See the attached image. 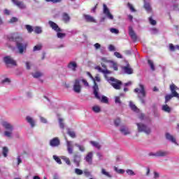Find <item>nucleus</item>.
I'll use <instances>...</instances> for the list:
<instances>
[{"mask_svg":"<svg viewBox=\"0 0 179 179\" xmlns=\"http://www.w3.org/2000/svg\"><path fill=\"white\" fill-rule=\"evenodd\" d=\"M9 152V149L7 147L3 148V156L4 157H8V152Z\"/></svg>","mask_w":179,"mask_h":179,"instance_id":"39","label":"nucleus"},{"mask_svg":"<svg viewBox=\"0 0 179 179\" xmlns=\"http://www.w3.org/2000/svg\"><path fill=\"white\" fill-rule=\"evenodd\" d=\"M98 96H99L100 99H97L98 100H101V103H104L105 104H107L108 103V98L106 96H100V94H98Z\"/></svg>","mask_w":179,"mask_h":179,"instance_id":"31","label":"nucleus"},{"mask_svg":"<svg viewBox=\"0 0 179 179\" xmlns=\"http://www.w3.org/2000/svg\"><path fill=\"white\" fill-rule=\"evenodd\" d=\"M85 160L89 164H93V152H88L85 157Z\"/></svg>","mask_w":179,"mask_h":179,"instance_id":"15","label":"nucleus"},{"mask_svg":"<svg viewBox=\"0 0 179 179\" xmlns=\"http://www.w3.org/2000/svg\"><path fill=\"white\" fill-rule=\"evenodd\" d=\"M8 41L10 43L14 42L16 43V47L18 50L19 54H23L26 52V49L27 48V44L23 43V38L17 36L16 38H9Z\"/></svg>","mask_w":179,"mask_h":179,"instance_id":"2","label":"nucleus"},{"mask_svg":"<svg viewBox=\"0 0 179 179\" xmlns=\"http://www.w3.org/2000/svg\"><path fill=\"white\" fill-rule=\"evenodd\" d=\"M110 66L113 68L114 71H118V65L114 62H110Z\"/></svg>","mask_w":179,"mask_h":179,"instance_id":"40","label":"nucleus"},{"mask_svg":"<svg viewBox=\"0 0 179 179\" xmlns=\"http://www.w3.org/2000/svg\"><path fill=\"white\" fill-rule=\"evenodd\" d=\"M120 124H121V119L117 118L115 120V127H119Z\"/></svg>","mask_w":179,"mask_h":179,"instance_id":"53","label":"nucleus"},{"mask_svg":"<svg viewBox=\"0 0 179 179\" xmlns=\"http://www.w3.org/2000/svg\"><path fill=\"white\" fill-rule=\"evenodd\" d=\"M144 8L147 10V12H150L152 10V8L150 7V4L149 3H146L144 0Z\"/></svg>","mask_w":179,"mask_h":179,"instance_id":"36","label":"nucleus"},{"mask_svg":"<svg viewBox=\"0 0 179 179\" xmlns=\"http://www.w3.org/2000/svg\"><path fill=\"white\" fill-rule=\"evenodd\" d=\"M3 62L6 65H12L13 66H16L17 64L13 57L10 56H6L3 57Z\"/></svg>","mask_w":179,"mask_h":179,"instance_id":"9","label":"nucleus"},{"mask_svg":"<svg viewBox=\"0 0 179 179\" xmlns=\"http://www.w3.org/2000/svg\"><path fill=\"white\" fill-rule=\"evenodd\" d=\"M126 173L128 174V176H136V173H135V172H134V171L131 169L126 170Z\"/></svg>","mask_w":179,"mask_h":179,"instance_id":"46","label":"nucleus"},{"mask_svg":"<svg viewBox=\"0 0 179 179\" xmlns=\"http://www.w3.org/2000/svg\"><path fill=\"white\" fill-rule=\"evenodd\" d=\"M134 93L138 94V97L140 99L142 104H145V99H143V97H146L145 86H143L142 84H139V88L134 89Z\"/></svg>","mask_w":179,"mask_h":179,"instance_id":"4","label":"nucleus"},{"mask_svg":"<svg viewBox=\"0 0 179 179\" xmlns=\"http://www.w3.org/2000/svg\"><path fill=\"white\" fill-rule=\"evenodd\" d=\"M169 49L171 51H176V46L172 43L169 44Z\"/></svg>","mask_w":179,"mask_h":179,"instance_id":"60","label":"nucleus"},{"mask_svg":"<svg viewBox=\"0 0 179 179\" xmlns=\"http://www.w3.org/2000/svg\"><path fill=\"white\" fill-rule=\"evenodd\" d=\"M103 12L106 15L108 19H110V20H113L114 19V16L110 13V9H108V7H107V5L103 4Z\"/></svg>","mask_w":179,"mask_h":179,"instance_id":"10","label":"nucleus"},{"mask_svg":"<svg viewBox=\"0 0 179 179\" xmlns=\"http://www.w3.org/2000/svg\"><path fill=\"white\" fill-rule=\"evenodd\" d=\"M56 33L57 38H60L61 40H62V38H65V37H66V34L62 33V29L61 31H56Z\"/></svg>","mask_w":179,"mask_h":179,"instance_id":"25","label":"nucleus"},{"mask_svg":"<svg viewBox=\"0 0 179 179\" xmlns=\"http://www.w3.org/2000/svg\"><path fill=\"white\" fill-rule=\"evenodd\" d=\"M114 55L117 58H122V55H121V54L120 52H114Z\"/></svg>","mask_w":179,"mask_h":179,"instance_id":"58","label":"nucleus"},{"mask_svg":"<svg viewBox=\"0 0 179 179\" xmlns=\"http://www.w3.org/2000/svg\"><path fill=\"white\" fill-rule=\"evenodd\" d=\"M34 31L36 34H41V33H43V27H35L34 28Z\"/></svg>","mask_w":179,"mask_h":179,"instance_id":"32","label":"nucleus"},{"mask_svg":"<svg viewBox=\"0 0 179 179\" xmlns=\"http://www.w3.org/2000/svg\"><path fill=\"white\" fill-rule=\"evenodd\" d=\"M53 159L58 163V164H62V162H61V159L58 157L57 155H53Z\"/></svg>","mask_w":179,"mask_h":179,"instance_id":"47","label":"nucleus"},{"mask_svg":"<svg viewBox=\"0 0 179 179\" xmlns=\"http://www.w3.org/2000/svg\"><path fill=\"white\" fill-rule=\"evenodd\" d=\"M48 24L51 29L54 30V31H61V28L57 24V23L52 22V21H49Z\"/></svg>","mask_w":179,"mask_h":179,"instance_id":"16","label":"nucleus"},{"mask_svg":"<svg viewBox=\"0 0 179 179\" xmlns=\"http://www.w3.org/2000/svg\"><path fill=\"white\" fill-rule=\"evenodd\" d=\"M120 131L122 135H129L131 134V130L126 126H122Z\"/></svg>","mask_w":179,"mask_h":179,"instance_id":"23","label":"nucleus"},{"mask_svg":"<svg viewBox=\"0 0 179 179\" xmlns=\"http://www.w3.org/2000/svg\"><path fill=\"white\" fill-rule=\"evenodd\" d=\"M73 89L76 93H80V92L82 91V85H80V79H76Z\"/></svg>","mask_w":179,"mask_h":179,"instance_id":"8","label":"nucleus"},{"mask_svg":"<svg viewBox=\"0 0 179 179\" xmlns=\"http://www.w3.org/2000/svg\"><path fill=\"white\" fill-rule=\"evenodd\" d=\"M80 160H82V155H75L73 157V163H75L77 167L80 166Z\"/></svg>","mask_w":179,"mask_h":179,"instance_id":"20","label":"nucleus"},{"mask_svg":"<svg viewBox=\"0 0 179 179\" xmlns=\"http://www.w3.org/2000/svg\"><path fill=\"white\" fill-rule=\"evenodd\" d=\"M67 68L70 71H72V72H76V69H78V63H76L75 61H71L67 64Z\"/></svg>","mask_w":179,"mask_h":179,"instance_id":"11","label":"nucleus"},{"mask_svg":"<svg viewBox=\"0 0 179 179\" xmlns=\"http://www.w3.org/2000/svg\"><path fill=\"white\" fill-rule=\"evenodd\" d=\"M32 76L35 79H38V78H41V76H43V73H41L40 71H35V72L32 73Z\"/></svg>","mask_w":179,"mask_h":179,"instance_id":"29","label":"nucleus"},{"mask_svg":"<svg viewBox=\"0 0 179 179\" xmlns=\"http://www.w3.org/2000/svg\"><path fill=\"white\" fill-rule=\"evenodd\" d=\"M40 120H41V122H43V124H47V119L41 116Z\"/></svg>","mask_w":179,"mask_h":179,"instance_id":"63","label":"nucleus"},{"mask_svg":"<svg viewBox=\"0 0 179 179\" xmlns=\"http://www.w3.org/2000/svg\"><path fill=\"white\" fill-rule=\"evenodd\" d=\"M62 160H64L65 162V163H66L68 164V166H71V161L69 160V158H68L65 156H62Z\"/></svg>","mask_w":179,"mask_h":179,"instance_id":"44","label":"nucleus"},{"mask_svg":"<svg viewBox=\"0 0 179 179\" xmlns=\"http://www.w3.org/2000/svg\"><path fill=\"white\" fill-rule=\"evenodd\" d=\"M80 82H82V83H83L84 86H85V87H89V83H87V81L85 79H80Z\"/></svg>","mask_w":179,"mask_h":179,"instance_id":"52","label":"nucleus"},{"mask_svg":"<svg viewBox=\"0 0 179 179\" xmlns=\"http://www.w3.org/2000/svg\"><path fill=\"white\" fill-rule=\"evenodd\" d=\"M101 174H103V176H106V177H108V178H113V176L110 175L109 172H107V171H106L104 169H101Z\"/></svg>","mask_w":179,"mask_h":179,"instance_id":"33","label":"nucleus"},{"mask_svg":"<svg viewBox=\"0 0 179 179\" xmlns=\"http://www.w3.org/2000/svg\"><path fill=\"white\" fill-rule=\"evenodd\" d=\"M92 111H94V113H99L101 111V108L100 106L95 105L92 107Z\"/></svg>","mask_w":179,"mask_h":179,"instance_id":"34","label":"nucleus"},{"mask_svg":"<svg viewBox=\"0 0 179 179\" xmlns=\"http://www.w3.org/2000/svg\"><path fill=\"white\" fill-rule=\"evenodd\" d=\"M20 163H22V158H20V156H18L17 157V164L13 162L14 167H17V166H19V164H20Z\"/></svg>","mask_w":179,"mask_h":179,"instance_id":"41","label":"nucleus"},{"mask_svg":"<svg viewBox=\"0 0 179 179\" xmlns=\"http://www.w3.org/2000/svg\"><path fill=\"white\" fill-rule=\"evenodd\" d=\"M129 35L134 41H136V40H138V36H136V34L134 31L132 27H129Z\"/></svg>","mask_w":179,"mask_h":179,"instance_id":"18","label":"nucleus"},{"mask_svg":"<svg viewBox=\"0 0 179 179\" xmlns=\"http://www.w3.org/2000/svg\"><path fill=\"white\" fill-rule=\"evenodd\" d=\"M74 173L77 176H82V174H83V171H82V169H79L76 168L74 169Z\"/></svg>","mask_w":179,"mask_h":179,"instance_id":"42","label":"nucleus"},{"mask_svg":"<svg viewBox=\"0 0 179 179\" xmlns=\"http://www.w3.org/2000/svg\"><path fill=\"white\" fill-rule=\"evenodd\" d=\"M26 64V68L27 69H30L31 66V63H30V62H27L25 63Z\"/></svg>","mask_w":179,"mask_h":179,"instance_id":"61","label":"nucleus"},{"mask_svg":"<svg viewBox=\"0 0 179 179\" xmlns=\"http://www.w3.org/2000/svg\"><path fill=\"white\" fill-rule=\"evenodd\" d=\"M166 138L167 139V141H169V142H171L172 143H174L175 145H177V146H178L176 137L170 134V133L166 134Z\"/></svg>","mask_w":179,"mask_h":179,"instance_id":"14","label":"nucleus"},{"mask_svg":"<svg viewBox=\"0 0 179 179\" xmlns=\"http://www.w3.org/2000/svg\"><path fill=\"white\" fill-rule=\"evenodd\" d=\"M67 134L71 136V138H76V133L71 129H67Z\"/></svg>","mask_w":179,"mask_h":179,"instance_id":"30","label":"nucleus"},{"mask_svg":"<svg viewBox=\"0 0 179 179\" xmlns=\"http://www.w3.org/2000/svg\"><path fill=\"white\" fill-rule=\"evenodd\" d=\"M1 124L6 129H7V131H4V136H6L7 138H12L13 126L6 121L2 122Z\"/></svg>","mask_w":179,"mask_h":179,"instance_id":"5","label":"nucleus"},{"mask_svg":"<svg viewBox=\"0 0 179 179\" xmlns=\"http://www.w3.org/2000/svg\"><path fill=\"white\" fill-rule=\"evenodd\" d=\"M83 173L85 174V177H90V172L89 171H87V169H85L83 171Z\"/></svg>","mask_w":179,"mask_h":179,"instance_id":"57","label":"nucleus"},{"mask_svg":"<svg viewBox=\"0 0 179 179\" xmlns=\"http://www.w3.org/2000/svg\"><path fill=\"white\" fill-rule=\"evenodd\" d=\"M11 1L13 3H14L15 6H17V8H19L20 9L26 8V6L24 5V3H23V2L19 1V0H11Z\"/></svg>","mask_w":179,"mask_h":179,"instance_id":"19","label":"nucleus"},{"mask_svg":"<svg viewBox=\"0 0 179 179\" xmlns=\"http://www.w3.org/2000/svg\"><path fill=\"white\" fill-rule=\"evenodd\" d=\"M170 90L171 92V94H167L165 96V104H167L168 102H169L173 97H176L179 100V94L176 90H179V88L176 86L174 84H171L170 85Z\"/></svg>","mask_w":179,"mask_h":179,"instance_id":"3","label":"nucleus"},{"mask_svg":"<svg viewBox=\"0 0 179 179\" xmlns=\"http://www.w3.org/2000/svg\"><path fill=\"white\" fill-rule=\"evenodd\" d=\"M159 177H160V174L157 172H154V178L157 179Z\"/></svg>","mask_w":179,"mask_h":179,"instance_id":"64","label":"nucleus"},{"mask_svg":"<svg viewBox=\"0 0 179 179\" xmlns=\"http://www.w3.org/2000/svg\"><path fill=\"white\" fill-rule=\"evenodd\" d=\"M83 17L86 22H88L90 23H96V19H94V17H93L90 15L84 14Z\"/></svg>","mask_w":179,"mask_h":179,"instance_id":"21","label":"nucleus"},{"mask_svg":"<svg viewBox=\"0 0 179 179\" xmlns=\"http://www.w3.org/2000/svg\"><path fill=\"white\" fill-rule=\"evenodd\" d=\"M95 69L98 71L99 72H101V73H103L105 78L106 80L110 83L111 86L116 90H120L121 89V85H122V83L120 80H118L117 79L114 78L113 77H108V75H110L111 73V71L107 70V69H102L100 66H95Z\"/></svg>","mask_w":179,"mask_h":179,"instance_id":"1","label":"nucleus"},{"mask_svg":"<svg viewBox=\"0 0 179 179\" xmlns=\"http://www.w3.org/2000/svg\"><path fill=\"white\" fill-rule=\"evenodd\" d=\"M2 83H10V79L9 78H5L4 80H2Z\"/></svg>","mask_w":179,"mask_h":179,"instance_id":"62","label":"nucleus"},{"mask_svg":"<svg viewBox=\"0 0 179 179\" xmlns=\"http://www.w3.org/2000/svg\"><path fill=\"white\" fill-rule=\"evenodd\" d=\"M59 139L57 137L54 138L50 141V146H52V148H57L59 145Z\"/></svg>","mask_w":179,"mask_h":179,"instance_id":"22","label":"nucleus"},{"mask_svg":"<svg viewBox=\"0 0 179 179\" xmlns=\"http://www.w3.org/2000/svg\"><path fill=\"white\" fill-rule=\"evenodd\" d=\"M46 2H52V3H58V2H61L62 0H45Z\"/></svg>","mask_w":179,"mask_h":179,"instance_id":"59","label":"nucleus"},{"mask_svg":"<svg viewBox=\"0 0 179 179\" xmlns=\"http://www.w3.org/2000/svg\"><path fill=\"white\" fill-rule=\"evenodd\" d=\"M16 22H17V17H13L10 20V23H16Z\"/></svg>","mask_w":179,"mask_h":179,"instance_id":"56","label":"nucleus"},{"mask_svg":"<svg viewBox=\"0 0 179 179\" xmlns=\"http://www.w3.org/2000/svg\"><path fill=\"white\" fill-rule=\"evenodd\" d=\"M75 146H76V148H78L80 152H85L86 151V148L84 147V145H79L78 143H76L75 144Z\"/></svg>","mask_w":179,"mask_h":179,"instance_id":"35","label":"nucleus"},{"mask_svg":"<svg viewBox=\"0 0 179 179\" xmlns=\"http://www.w3.org/2000/svg\"><path fill=\"white\" fill-rule=\"evenodd\" d=\"M25 27L28 33H32L33 30H34L33 29V27H31V25H26Z\"/></svg>","mask_w":179,"mask_h":179,"instance_id":"51","label":"nucleus"},{"mask_svg":"<svg viewBox=\"0 0 179 179\" xmlns=\"http://www.w3.org/2000/svg\"><path fill=\"white\" fill-rule=\"evenodd\" d=\"M110 31L113 34H118V33H120V31L115 28H110Z\"/></svg>","mask_w":179,"mask_h":179,"instance_id":"49","label":"nucleus"},{"mask_svg":"<svg viewBox=\"0 0 179 179\" xmlns=\"http://www.w3.org/2000/svg\"><path fill=\"white\" fill-rule=\"evenodd\" d=\"M114 170L118 174H124L125 173V170L124 169H120L117 166H114Z\"/></svg>","mask_w":179,"mask_h":179,"instance_id":"38","label":"nucleus"},{"mask_svg":"<svg viewBox=\"0 0 179 179\" xmlns=\"http://www.w3.org/2000/svg\"><path fill=\"white\" fill-rule=\"evenodd\" d=\"M59 124L60 128H62V129H64L65 125L64 124V120L62 118H59Z\"/></svg>","mask_w":179,"mask_h":179,"instance_id":"45","label":"nucleus"},{"mask_svg":"<svg viewBox=\"0 0 179 179\" xmlns=\"http://www.w3.org/2000/svg\"><path fill=\"white\" fill-rule=\"evenodd\" d=\"M26 121L29 124L31 128H34V127H36V120L31 116H27Z\"/></svg>","mask_w":179,"mask_h":179,"instance_id":"17","label":"nucleus"},{"mask_svg":"<svg viewBox=\"0 0 179 179\" xmlns=\"http://www.w3.org/2000/svg\"><path fill=\"white\" fill-rule=\"evenodd\" d=\"M148 64L149 66H150L152 71H155V64H153V61L152 60H148Z\"/></svg>","mask_w":179,"mask_h":179,"instance_id":"50","label":"nucleus"},{"mask_svg":"<svg viewBox=\"0 0 179 179\" xmlns=\"http://www.w3.org/2000/svg\"><path fill=\"white\" fill-rule=\"evenodd\" d=\"M169 152L164 150H159L156 152V157H164V156H168Z\"/></svg>","mask_w":179,"mask_h":179,"instance_id":"24","label":"nucleus"},{"mask_svg":"<svg viewBox=\"0 0 179 179\" xmlns=\"http://www.w3.org/2000/svg\"><path fill=\"white\" fill-rule=\"evenodd\" d=\"M162 111H164V113H171V108L167 104L162 105Z\"/></svg>","mask_w":179,"mask_h":179,"instance_id":"26","label":"nucleus"},{"mask_svg":"<svg viewBox=\"0 0 179 179\" xmlns=\"http://www.w3.org/2000/svg\"><path fill=\"white\" fill-rule=\"evenodd\" d=\"M129 107L135 113H139V109L136 107V106H135V104H134L132 101L129 102Z\"/></svg>","mask_w":179,"mask_h":179,"instance_id":"28","label":"nucleus"},{"mask_svg":"<svg viewBox=\"0 0 179 179\" xmlns=\"http://www.w3.org/2000/svg\"><path fill=\"white\" fill-rule=\"evenodd\" d=\"M67 152L69 155L73 153V142L66 140Z\"/></svg>","mask_w":179,"mask_h":179,"instance_id":"13","label":"nucleus"},{"mask_svg":"<svg viewBox=\"0 0 179 179\" xmlns=\"http://www.w3.org/2000/svg\"><path fill=\"white\" fill-rule=\"evenodd\" d=\"M122 70L123 71V72L127 73V75H132V73H134V70L132 69V68H131V66H129V64L122 66Z\"/></svg>","mask_w":179,"mask_h":179,"instance_id":"12","label":"nucleus"},{"mask_svg":"<svg viewBox=\"0 0 179 179\" xmlns=\"http://www.w3.org/2000/svg\"><path fill=\"white\" fill-rule=\"evenodd\" d=\"M115 104H119V106H121L122 102H121V99H120V96L115 97Z\"/></svg>","mask_w":179,"mask_h":179,"instance_id":"48","label":"nucleus"},{"mask_svg":"<svg viewBox=\"0 0 179 179\" xmlns=\"http://www.w3.org/2000/svg\"><path fill=\"white\" fill-rule=\"evenodd\" d=\"M90 143L92 146H94V148H96V149H100V148H101V145H100V144L96 141H90Z\"/></svg>","mask_w":179,"mask_h":179,"instance_id":"37","label":"nucleus"},{"mask_svg":"<svg viewBox=\"0 0 179 179\" xmlns=\"http://www.w3.org/2000/svg\"><path fill=\"white\" fill-rule=\"evenodd\" d=\"M149 22H150V24H152V26L156 25V20H153V18H152V17H150L149 18Z\"/></svg>","mask_w":179,"mask_h":179,"instance_id":"54","label":"nucleus"},{"mask_svg":"<svg viewBox=\"0 0 179 179\" xmlns=\"http://www.w3.org/2000/svg\"><path fill=\"white\" fill-rule=\"evenodd\" d=\"M127 6L130 9L131 12H136L135 8H134V6H132V4L128 3Z\"/></svg>","mask_w":179,"mask_h":179,"instance_id":"55","label":"nucleus"},{"mask_svg":"<svg viewBox=\"0 0 179 179\" xmlns=\"http://www.w3.org/2000/svg\"><path fill=\"white\" fill-rule=\"evenodd\" d=\"M138 132H144L146 135H149L152 130L150 127L146 126V124H143V123H136Z\"/></svg>","mask_w":179,"mask_h":179,"instance_id":"6","label":"nucleus"},{"mask_svg":"<svg viewBox=\"0 0 179 179\" xmlns=\"http://www.w3.org/2000/svg\"><path fill=\"white\" fill-rule=\"evenodd\" d=\"M87 75L90 76V78L94 82V87H93V93L95 96L96 99H100V96H99V85H97V83H96V80H94V78H93V76L90 72L87 73Z\"/></svg>","mask_w":179,"mask_h":179,"instance_id":"7","label":"nucleus"},{"mask_svg":"<svg viewBox=\"0 0 179 179\" xmlns=\"http://www.w3.org/2000/svg\"><path fill=\"white\" fill-rule=\"evenodd\" d=\"M41 48H43V45L41 44H38L34 47L33 51H40Z\"/></svg>","mask_w":179,"mask_h":179,"instance_id":"43","label":"nucleus"},{"mask_svg":"<svg viewBox=\"0 0 179 179\" xmlns=\"http://www.w3.org/2000/svg\"><path fill=\"white\" fill-rule=\"evenodd\" d=\"M62 19L65 23L69 22V20H71V17H69V15L66 13H64L62 15Z\"/></svg>","mask_w":179,"mask_h":179,"instance_id":"27","label":"nucleus"}]
</instances>
